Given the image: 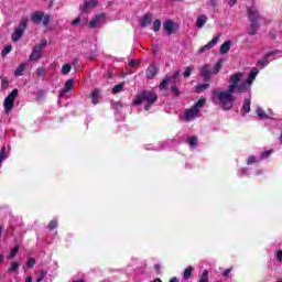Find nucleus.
Here are the masks:
<instances>
[{
    "instance_id": "obj_1",
    "label": "nucleus",
    "mask_w": 282,
    "mask_h": 282,
    "mask_svg": "<svg viewBox=\"0 0 282 282\" xmlns=\"http://www.w3.org/2000/svg\"><path fill=\"white\" fill-rule=\"evenodd\" d=\"M235 86H228L226 91H214L213 100H218V105L224 111H230L235 105Z\"/></svg>"
},
{
    "instance_id": "obj_2",
    "label": "nucleus",
    "mask_w": 282,
    "mask_h": 282,
    "mask_svg": "<svg viewBox=\"0 0 282 282\" xmlns=\"http://www.w3.org/2000/svg\"><path fill=\"white\" fill-rule=\"evenodd\" d=\"M142 102H147L144 109L150 111L151 106L158 102V94L152 90H142L135 96L133 105H142Z\"/></svg>"
},
{
    "instance_id": "obj_3",
    "label": "nucleus",
    "mask_w": 282,
    "mask_h": 282,
    "mask_svg": "<svg viewBox=\"0 0 282 282\" xmlns=\"http://www.w3.org/2000/svg\"><path fill=\"white\" fill-rule=\"evenodd\" d=\"M31 21L35 23V25H41V23L47 28L50 25V21H52V15L46 14L43 11H35L31 14Z\"/></svg>"
},
{
    "instance_id": "obj_4",
    "label": "nucleus",
    "mask_w": 282,
    "mask_h": 282,
    "mask_svg": "<svg viewBox=\"0 0 282 282\" xmlns=\"http://www.w3.org/2000/svg\"><path fill=\"white\" fill-rule=\"evenodd\" d=\"M28 23H29L28 19H22L20 21L19 26L14 30V32L11 35L13 43H17L21 41V39H23V33L28 29Z\"/></svg>"
},
{
    "instance_id": "obj_5",
    "label": "nucleus",
    "mask_w": 282,
    "mask_h": 282,
    "mask_svg": "<svg viewBox=\"0 0 282 282\" xmlns=\"http://www.w3.org/2000/svg\"><path fill=\"white\" fill-rule=\"evenodd\" d=\"M19 96V89H13L9 96L6 97L3 107L6 113H10L12 109L14 108V100H17V97Z\"/></svg>"
},
{
    "instance_id": "obj_6",
    "label": "nucleus",
    "mask_w": 282,
    "mask_h": 282,
    "mask_svg": "<svg viewBox=\"0 0 282 282\" xmlns=\"http://www.w3.org/2000/svg\"><path fill=\"white\" fill-rule=\"evenodd\" d=\"M163 30L166 32L167 36H171V34H175L177 32L175 23L171 20L163 22Z\"/></svg>"
},
{
    "instance_id": "obj_7",
    "label": "nucleus",
    "mask_w": 282,
    "mask_h": 282,
    "mask_svg": "<svg viewBox=\"0 0 282 282\" xmlns=\"http://www.w3.org/2000/svg\"><path fill=\"white\" fill-rule=\"evenodd\" d=\"M247 14L249 21H259L261 19V14H259V10L256 7L248 8Z\"/></svg>"
},
{
    "instance_id": "obj_8",
    "label": "nucleus",
    "mask_w": 282,
    "mask_h": 282,
    "mask_svg": "<svg viewBox=\"0 0 282 282\" xmlns=\"http://www.w3.org/2000/svg\"><path fill=\"white\" fill-rule=\"evenodd\" d=\"M200 76L204 78L205 83H208L213 76V72L210 70V64H205L200 68Z\"/></svg>"
},
{
    "instance_id": "obj_9",
    "label": "nucleus",
    "mask_w": 282,
    "mask_h": 282,
    "mask_svg": "<svg viewBox=\"0 0 282 282\" xmlns=\"http://www.w3.org/2000/svg\"><path fill=\"white\" fill-rule=\"evenodd\" d=\"M241 78H243L242 73H236L229 77V83H231L229 87H234V91H237V85H239Z\"/></svg>"
},
{
    "instance_id": "obj_10",
    "label": "nucleus",
    "mask_w": 282,
    "mask_h": 282,
    "mask_svg": "<svg viewBox=\"0 0 282 282\" xmlns=\"http://www.w3.org/2000/svg\"><path fill=\"white\" fill-rule=\"evenodd\" d=\"M217 43H219V35L213 37V40L209 43H207L205 46H202L198 50V53L204 54V52H208V50H213V47H215V45H217Z\"/></svg>"
},
{
    "instance_id": "obj_11",
    "label": "nucleus",
    "mask_w": 282,
    "mask_h": 282,
    "mask_svg": "<svg viewBox=\"0 0 282 282\" xmlns=\"http://www.w3.org/2000/svg\"><path fill=\"white\" fill-rule=\"evenodd\" d=\"M158 66H155V64H151L145 70V78H148V80H153V78L158 76Z\"/></svg>"
},
{
    "instance_id": "obj_12",
    "label": "nucleus",
    "mask_w": 282,
    "mask_h": 282,
    "mask_svg": "<svg viewBox=\"0 0 282 282\" xmlns=\"http://www.w3.org/2000/svg\"><path fill=\"white\" fill-rule=\"evenodd\" d=\"M101 21H105V13H99L95 18H93V20H90V22L88 23V28L94 30L98 28V25H100Z\"/></svg>"
},
{
    "instance_id": "obj_13",
    "label": "nucleus",
    "mask_w": 282,
    "mask_h": 282,
    "mask_svg": "<svg viewBox=\"0 0 282 282\" xmlns=\"http://www.w3.org/2000/svg\"><path fill=\"white\" fill-rule=\"evenodd\" d=\"M197 113H199V111L192 106L191 109L185 111V121L191 122V120H195V118H197Z\"/></svg>"
},
{
    "instance_id": "obj_14",
    "label": "nucleus",
    "mask_w": 282,
    "mask_h": 282,
    "mask_svg": "<svg viewBox=\"0 0 282 282\" xmlns=\"http://www.w3.org/2000/svg\"><path fill=\"white\" fill-rule=\"evenodd\" d=\"M41 56H42L41 46H34L29 58L32 62H36V61H41Z\"/></svg>"
},
{
    "instance_id": "obj_15",
    "label": "nucleus",
    "mask_w": 282,
    "mask_h": 282,
    "mask_svg": "<svg viewBox=\"0 0 282 282\" xmlns=\"http://www.w3.org/2000/svg\"><path fill=\"white\" fill-rule=\"evenodd\" d=\"M73 87H74V79L66 80L64 89L61 90L59 93L61 98H65V95L68 94Z\"/></svg>"
},
{
    "instance_id": "obj_16",
    "label": "nucleus",
    "mask_w": 282,
    "mask_h": 282,
    "mask_svg": "<svg viewBox=\"0 0 282 282\" xmlns=\"http://www.w3.org/2000/svg\"><path fill=\"white\" fill-rule=\"evenodd\" d=\"M151 23H153V14L145 13V15L140 21L141 28H148V25H151Z\"/></svg>"
},
{
    "instance_id": "obj_17",
    "label": "nucleus",
    "mask_w": 282,
    "mask_h": 282,
    "mask_svg": "<svg viewBox=\"0 0 282 282\" xmlns=\"http://www.w3.org/2000/svg\"><path fill=\"white\" fill-rule=\"evenodd\" d=\"M97 6H98L97 0L86 1L83 7V12H86V13L90 12L91 8H96Z\"/></svg>"
},
{
    "instance_id": "obj_18",
    "label": "nucleus",
    "mask_w": 282,
    "mask_h": 282,
    "mask_svg": "<svg viewBox=\"0 0 282 282\" xmlns=\"http://www.w3.org/2000/svg\"><path fill=\"white\" fill-rule=\"evenodd\" d=\"M232 46V42L231 41H226L221 44L219 53L220 54H228V52H230V47Z\"/></svg>"
},
{
    "instance_id": "obj_19",
    "label": "nucleus",
    "mask_w": 282,
    "mask_h": 282,
    "mask_svg": "<svg viewBox=\"0 0 282 282\" xmlns=\"http://www.w3.org/2000/svg\"><path fill=\"white\" fill-rule=\"evenodd\" d=\"M258 75H259V68H252L246 82L249 85H252V83L254 82V78H257Z\"/></svg>"
},
{
    "instance_id": "obj_20",
    "label": "nucleus",
    "mask_w": 282,
    "mask_h": 282,
    "mask_svg": "<svg viewBox=\"0 0 282 282\" xmlns=\"http://www.w3.org/2000/svg\"><path fill=\"white\" fill-rule=\"evenodd\" d=\"M258 75H259V68H252L246 82L249 85H252V83L254 82V78H257Z\"/></svg>"
},
{
    "instance_id": "obj_21",
    "label": "nucleus",
    "mask_w": 282,
    "mask_h": 282,
    "mask_svg": "<svg viewBox=\"0 0 282 282\" xmlns=\"http://www.w3.org/2000/svg\"><path fill=\"white\" fill-rule=\"evenodd\" d=\"M90 98H91L93 105H98L100 102V90L99 89L93 90Z\"/></svg>"
},
{
    "instance_id": "obj_22",
    "label": "nucleus",
    "mask_w": 282,
    "mask_h": 282,
    "mask_svg": "<svg viewBox=\"0 0 282 282\" xmlns=\"http://www.w3.org/2000/svg\"><path fill=\"white\" fill-rule=\"evenodd\" d=\"M207 21H208V17L199 15L196 19V26L198 28V30H202V28H204V25H206Z\"/></svg>"
},
{
    "instance_id": "obj_23",
    "label": "nucleus",
    "mask_w": 282,
    "mask_h": 282,
    "mask_svg": "<svg viewBox=\"0 0 282 282\" xmlns=\"http://www.w3.org/2000/svg\"><path fill=\"white\" fill-rule=\"evenodd\" d=\"M250 30L248 32V34L250 36H254L257 34V31L259 30V21H250Z\"/></svg>"
},
{
    "instance_id": "obj_24",
    "label": "nucleus",
    "mask_w": 282,
    "mask_h": 282,
    "mask_svg": "<svg viewBox=\"0 0 282 282\" xmlns=\"http://www.w3.org/2000/svg\"><path fill=\"white\" fill-rule=\"evenodd\" d=\"M251 85H249V83L246 80L245 83H241L240 85H237L236 89L240 93V94H246V91H248L250 89Z\"/></svg>"
},
{
    "instance_id": "obj_25",
    "label": "nucleus",
    "mask_w": 282,
    "mask_h": 282,
    "mask_svg": "<svg viewBox=\"0 0 282 282\" xmlns=\"http://www.w3.org/2000/svg\"><path fill=\"white\" fill-rule=\"evenodd\" d=\"M250 105H251L250 99H245L243 100V105H242V108H241L242 116H246V113H250Z\"/></svg>"
},
{
    "instance_id": "obj_26",
    "label": "nucleus",
    "mask_w": 282,
    "mask_h": 282,
    "mask_svg": "<svg viewBox=\"0 0 282 282\" xmlns=\"http://www.w3.org/2000/svg\"><path fill=\"white\" fill-rule=\"evenodd\" d=\"M274 56V52H269L267 55H264L259 62L258 65H261L262 67H265L268 65V57Z\"/></svg>"
},
{
    "instance_id": "obj_27",
    "label": "nucleus",
    "mask_w": 282,
    "mask_h": 282,
    "mask_svg": "<svg viewBox=\"0 0 282 282\" xmlns=\"http://www.w3.org/2000/svg\"><path fill=\"white\" fill-rule=\"evenodd\" d=\"M171 83V77H165L161 84L159 85V89L164 90L166 87H169V84Z\"/></svg>"
},
{
    "instance_id": "obj_28",
    "label": "nucleus",
    "mask_w": 282,
    "mask_h": 282,
    "mask_svg": "<svg viewBox=\"0 0 282 282\" xmlns=\"http://www.w3.org/2000/svg\"><path fill=\"white\" fill-rule=\"evenodd\" d=\"M256 113L259 118H261L263 120H268V118H269L268 113H265V111L262 110V108H257Z\"/></svg>"
},
{
    "instance_id": "obj_29",
    "label": "nucleus",
    "mask_w": 282,
    "mask_h": 282,
    "mask_svg": "<svg viewBox=\"0 0 282 282\" xmlns=\"http://www.w3.org/2000/svg\"><path fill=\"white\" fill-rule=\"evenodd\" d=\"M1 78V91H6L8 87H10V82L7 77H0Z\"/></svg>"
},
{
    "instance_id": "obj_30",
    "label": "nucleus",
    "mask_w": 282,
    "mask_h": 282,
    "mask_svg": "<svg viewBox=\"0 0 282 282\" xmlns=\"http://www.w3.org/2000/svg\"><path fill=\"white\" fill-rule=\"evenodd\" d=\"M193 275V267H187L184 271L183 279L188 281V278Z\"/></svg>"
},
{
    "instance_id": "obj_31",
    "label": "nucleus",
    "mask_w": 282,
    "mask_h": 282,
    "mask_svg": "<svg viewBox=\"0 0 282 282\" xmlns=\"http://www.w3.org/2000/svg\"><path fill=\"white\" fill-rule=\"evenodd\" d=\"M122 89H124V82L116 85L113 88H112V94H120V91H122Z\"/></svg>"
},
{
    "instance_id": "obj_32",
    "label": "nucleus",
    "mask_w": 282,
    "mask_h": 282,
    "mask_svg": "<svg viewBox=\"0 0 282 282\" xmlns=\"http://www.w3.org/2000/svg\"><path fill=\"white\" fill-rule=\"evenodd\" d=\"M19 250H20L19 245H15L11 250L10 254L8 256V259H14V257H17V254L19 253Z\"/></svg>"
},
{
    "instance_id": "obj_33",
    "label": "nucleus",
    "mask_w": 282,
    "mask_h": 282,
    "mask_svg": "<svg viewBox=\"0 0 282 282\" xmlns=\"http://www.w3.org/2000/svg\"><path fill=\"white\" fill-rule=\"evenodd\" d=\"M210 87V84H199L196 87V91L197 94H202V91H206V89H208Z\"/></svg>"
},
{
    "instance_id": "obj_34",
    "label": "nucleus",
    "mask_w": 282,
    "mask_h": 282,
    "mask_svg": "<svg viewBox=\"0 0 282 282\" xmlns=\"http://www.w3.org/2000/svg\"><path fill=\"white\" fill-rule=\"evenodd\" d=\"M23 72H25V64H21V65L14 70V76H23Z\"/></svg>"
},
{
    "instance_id": "obj_35",
    "label": "nucleus",
    "mask_w": 282,
    "mask_h": 282,
    "mask_svg": "<svg viewBox=\"0 0 282 282\" xmlns=\"http://www.w3.org/2000/svg\"><path fill=\"white\" fill-rule=\"evenodd\" d=\"M187 144L195 149V147H197V137H188Z\"/></svg>"
},
{
    "instance_id": "obj_36",
    "label": "nucleus",
    "mask_w": 282,
    "mask_h": 282,
    "mask_svg": "<svg viewBox=\"0 0 282 282\" xmlns=\"http://www.w3.org/2000/svg\"><path fill=\"white\" fill-rule=\"evenodd\" d=\"M224 61L219 59L213 70V74H219V72L221 70V65H223Z\"/></svg>"
},
{
    "instance_id": "obj_37",
    "label": "nucleus",
    "mask_w": 282,
    "mask_h": 282,
    "mask_svg": "<svg viewBox=\"0 0 282 282\" xmlns=\"http://www.w3.org/2000/svg\"><path fill=\"white\" fill-rule=\"evenodd\" d=\"M204 105H206V99L200 98L195 105L194 107L199 111L202 109V107H204Z\"/></svg>"
},
{
    "instance_id": "obj_38",
    "label": "nucleus",
    "mask_w": 282,
    "mask_h": 282,
    "mask_svg": "<svg viewBox=\"0 0 282 282\" xmlns=\"http://www.w3.org/2000/svg\"><path fill=\"white\" fill-rule=\"evenodd\" d=\"M208 281H209V279H208V270H204L198 282H208Z\"/></svg>"
},
{
    "instance_id": "obj_39",
    "label": "nucleus",
    "mask_w": 282,
    "mask_h": 282,
    "mask_svg": "<svg viewBox=\"0 0 282 282\" xmlns=\"http://www.w3.org/2000/svg\"><path fill=\"white\" fill-rule=\"evenodd\" d=\"M162 28V22L160 20H155L153 22V31L154 32H160V29Z\"/></svg>"
},
{
    "instance_id": "obj_40",
    "label": "nucleus",
    "mask_w": 282,
    "mask_h": 282,
    "mask_svg": "<svg viewBox=\"0 0 282 282\" xmlns=\"http://www.w3.org/2000/svg\"><path fill=\"white\" fill-rule=\"evenodd\" d=\"M72 72V65L69 64H65L63 67H62V74L64 75H67Z\"/></svg>"
},
{
    "instance_id": "obj_41",
    "label": "nucleus",
    "mask_w": 282,
    "mask_h": 282,
    "mask_svg": "<svg viewBox=\"0 0 282 282\" xmlns=\"http://www.w3.org/2000/svg\"><path fill=\"white\" fill-rule=\"evenodd\" d=\"M34 265H36V260L34 258H29L26 260V268L32 269V268H34Z\"/></svg>"
},
{
    "instance_id": "obj_42",
    "label": "nucleus",
    "mask_w": 282,
    "mask_h": 282,
    "mask_svg": "<svg viewBox=\"0 0 282 282\" xmlns=\"http://www.w3.org/2000/svg\"><path fill=\"white\" fill-rule=\"evenodd\" d=\"M56 226H58V220H56V219L51 220L48 226H47V229L48 230H54L56 228Z\"/></svg>"
},
{
    "instance_id": "obj_43",
    "label": "nucleus",
    "mask_w": 282,
    "mask_h": 282,
    "mask_svg": "<svg viewBox=\"0 0 282 282\" xmlns=\"http://www.w3.org/2000/svg\"><path fill=\"white\" fill-rule=\"evenodd\" d=\"M20 265L21 264H19V262H12L11 267L9 268V272H17Z\"/></svg>"
},
{
    "instance_id": "obj_44",
    "label": "nucleus",
    "mask_w": 282,
    "mask_h": 282,
    "mask_svg": "<svg viewBox=\"0 0 282 282\" xmlns=\"http://www.w3.org/2000/svg\"><path fill=\"white\" fill-rule=\"evenodd\" d=\"M191 74H193V67L186 66V67H185V72L183 73V76H184L185 78H188V77L191 76Z\"/></svg>"
},
{
    "instance_id": "obj_45",
    "label": "nucleus",
    "mask_w": 282,
    "mask_h": 282,
    "mask_svg": "<svg viewBox=\"0 0 282 282\" xmlns=\"http://www.w3.org/2000/svg\"><path fill=\"white\" fill-rule=\"evenodd\" d=\"M12 52V46H6L2 51V56H8Z\"/></svg>"
},
{
    "instance_id": "obj_46",
    "label": "nucleus",
    "mask_w": 282,
    "mask_h": 282,
    "mask_svg": "<svg viewBox=\"0 0 282 282\" xmlns=\"http://www.w3.org/2000/svg\"><path fill=\"white\" fill-rule=\"evenodd\" d=\"M172 94L173 96H181L182 93L180 91V88H177V86H172Z\"/></svg>"
},
{
    "instance_id": "obj_47",
    "label": "nucleus",
    "mask_w": 282,
    "mask_h": 282,
    "mask_svg": "<svg viewBox=\"0 0 282 282\" xmlns=\"http://www.w3.org/2000/svg\"><path fill=\"white\" fill-rule=\"evenodd\" d=\"M171 80H173V83H177V80H180V70H176L173 75Z\"/></svg>"
},
{
    "instance_id": "obj_48",
    "label": "nucleus",
    "mask_w": 282,
    "mask_h": 282,
    "mask_svg": "<svg viewBox=\"0 0 282 282\" xmlns=\"http://www.w3.org/2000/svg\"><path fill=\"white\" fill-rule=\"evenodd\" d=\"M270 155H272V150L264 151V152L261 153L262 160H265L267 158H270Z\"/></svg>"
},
{
    "instance_id": "obj_49",
    "label": "nucleus",
    "mask_w": 282,
    "mask_h": 282,
    "mask_svg": "<svg viewBox=\"0 0 282 282\" xmlns=\"http://www.w3.org/2000/svg\"><path fill=\"white\" fill-rule=\"evenodd\" d=\"M35 47H40V52H43V47H47V41H42L39 45H35Z\"/></svg>"
},
{
    "instance_id": "obj_50",
    "label": "nucleus",
    "mask_w": 282,
    "mask_h": 282,
    "mask_svg": "<svg viewBox=\"0 0 282 282\" xmlns=\"http://www.w3.org/2000/svg\"><path fill=\"white\" fill-rule=\"evenodd\" d=\"M45 74H46L45 68H43V67L37 68V76H45Z\"/></svg>"
},
{
    "instance_id": "obj_51",
    "label": "nucleus",
    "mask_w": 282,
    "mask_h": 282,
    "mask_svg": "<svg viewBox=\"0 0 282 282\" xmlns=\"http://www.w3.org/2000/svg\"><path fill=\"white\" fill-rule=\"evenodd\" d=\"M254 162H257V158L254 155L252 156H249L248 161H247V164H254Z\"/></svg>"
},
{
    "instance_id": "obj_52",
    "label": "nucleus",
    "mask_w": 282,
    "mask_h": 282,
    "mask_svg": "<svg viewBox=\"0 0 282 282\" xmlns=\"http://www.w3.org/2000/svg\"><path fill=\"white\" fill-rule=\"evenodd\" d=\"M135 65H140V62L135 61V59H131L129 62V67H135Z\"/></svg>"
},
{
    "instance_id": "obj_53",
    "label": "nucleus",
    "mask_w": 282,
    "mask_h": 282,
    "mask_svg": "<svg viewBox=\"0 0 282 282\" xmlns=\"http://www.w3.org/2000/svg\"><path fill=\"white\" fill-rule=\"evenodd\" d=\"M4 156H6V148H3V149L0 151V162H3Z\"/></svg>"
},
{
    "instance_id": "obj_54",
    "label": "nucleus",
    "mask_w": 282,
    "mask_h": 282,
    "mask_svg": "<svg viewBox=\"0 0 282 282\" xmlns=\"http://www.w3.org/2000/svg\"><path fill=\"white\" fill-rule=\"evenodd\" d=\"M80 17H83V13L75 20H73L72 25H78L80 23Z\"/></svg>"
},
{
    "instance_id": "obj_55",
    "label": "nucleus",
    "mask_w": 282,
    "mask_h": 282,
    "mask_svg": "<svg viewBox=\"0 0 282 282\" xmlns=\"http://www.w3.org/2000/svg\"><path fill=\"white\" fill-rule=\"evenodd\" d=\"M278 261L282 263V250H279L276 253Z\"/></svg>"
},
{
    "instance_id": "obj_56",
    "label": "nucleus",
    "mask_w": 282,
    "mask_h": 282,
    "mask_svg": "<svg viewBox=\"0 0 282 282\" xmlns=\"http://www.w3.org/2000/svg\"><path fill=\"white\" fill-rule=\"evenodd\" d=\"M209 6H212V8H217V0H209Z\"/></svg>"
},
{
    "instance_id": "obj_57",
    "label": "nucleus",
    "mask_w": 282,
    "mask_h": 282,
    "mask_svg": "<svg viewBox=\"0 0 282 282\" xmlns=\"http://www.w3.org/2000/svg\"><path fill=\"white\" fill-rule=\"evenodd\" d=\"M230 275V269H226L223 273V276H229Z\"/></svg>"
},
{
    "instance_id": "obj_58",
    "label": "nucleus",
    "mask_w": 282,
    "mask_h": 282,
    "mask_svg": "<svg viewBox=\"0 0 282 282\" xmlns=\"http://www.w3.org/2000/svg\"><path fill=\"white\" fill-rule=\"evenodd\" d=\"M3 261H6V256H3L2 252H0V265L1 263H3Z\"/></svg>"
},
{
    "instance_id": "obj_59",
    "label": "nucleus",
    "mask_w": 282,
    "mask_h": 282,
    "mask_svg": "<svg viewBox=\"0 0 282 282\" xmlns=\"http://www.w3.org/2000/svg\"><path fill=\"white\" fill-rule=\"evenodd\" d=\"M228 3L230 6V8H232V6L237 4V0H229Z\"/></svg>"
},
{
    "instance_id": "obj_60",
    "label": "nucleus",
    "mask_w": 282,
    "mask_h": 282,
    "mask_svg": "<svg viewBox=\"0 0 282 282\" xmlns=\"http://www.w3.org/2000/svg\"><path fill=\"white\" fill-rule=\"evenodd\" d=\"M162 268V265H160V264H155L154 265V270H156V272H160V269Z\"/></svg>"
},
{
    "instance_id": "obj_61",
    "label": "nucleus",
    "mask_w": 282,
    "mask_h": 282,
    "mask_svg": "<svg viewBox=\"0 0 282 282\" xmlns=\"http://www.w3.org/2000/svg\"><path fill=\"white\" fill-rule=\"evenodd\" d=\"M170 282H180L176 276L172 278Z\"/></svg>"
},
{
    "instance_id": "obj_62",
    "label": "nucleus",
    "mask_w": 282,
    "mask_h": 282,
    "mask_svg": "<svg viewBox=\"0 0 282 282\" xmlns=\"http://www.w3.org/2000/svg\"><path fill=\"white\" fill-rule=\"evenodd\" d=\"M25 282H32V276H28Z\"/></svg>"
},
{
    "instance_id": "obj_63",
    "label": "nucleus",
    "mask_w": 282,
    "mask_h": 282,
    "mask_svg": "<svg viewBox=\"0 0 282 282\" xmlns=\"http://www.w3.org/2000/svg\"><path fill=\"white\" fill-rule=\"evenodd\" d=\"M154 56H158V50H153Z\"/></svg>"
},
{
    "instance_id": "obj_64",
    "label": "nucleus",
    "mask_w": 282,
    "mask_h": 282,
    "mask_svg": "<svg viewBox=\"0 0 282 282\" xmlns=\"http://www.w3.org/2000/svg\"><path fill=\"white\" fill-rule=\"evenodd\" d=\"M41 281H43V276H41V278H39V279L36 280V282H41Z\"/></svg>"
}]
</instances>
